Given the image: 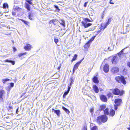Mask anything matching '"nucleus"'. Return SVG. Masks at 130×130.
<instances>
[{
	"label": "nucleus",
	"mask_w": 130,
	"mask_h": 130,
	"mask_svg": "<svg viewBox=\"0 0 130 130\" xmlns=\"http://www.w3.org/2000/svg\"><path fill=\"white\" fill-rule=\"evenodd\" d=\"M104 17V14H102L101 17V19H103Z\"/></svg>",
	"instance_id": "obj_55"
},
{
	"label": "nucleus",
	"mask_w": 130,
	"mask_h": 130,
	"mask_svg": "<svg viewBox=\"0 0 130 130\" xmlns=\"http://www.w3.org/2000/svg\"><path fill=\"white\" fill-rule=\"evenodd\" d=\"M13 48V52H16L17 51V49L16 48L14 47H13L12 48Z\"/></svg>",
	"instance_id": "obj_46"
},
{
	"label": "nucleus",
	"mask_w": 130,
	"mask_h": 130,
	"mask_svg": "<svg viewBox=\"0 0 130 130\" xmlns=\"http://www.w3.org/2000/svg\"><path fill=\"white\" fill-rule=\"evenodd\" d=\"M127 65L130 68V62L128 61L127 63Z\"/></svg>",
	"instance_id": "obj_47"
},
{
	"label": "nucleus",
	"mask_w": 130,
	"mask_h": 130,
	"mask_svg": "<svg viewBox=\"0 0 130 130\" xmlns=\"http://www.w3.org/2000/svg\"><path fill=\"white\" fill-rule=\"evenodd\" d=\"M115 114V111L114 110L112 109H110L109 115L110 116L113 117L114 116Z\"/></svg>",
	"instance_id": "obj_15"
},
{
	"label": "nucleus",
	"mask_w": 130,
	"mask_h": 130,
	"mask_svg": "<svg viewBox=\"0 0 130 130\" xmlns=\"http://www.w3.org/2000/svg\"><path fill=\"white\" fill-rule=\"evenodd\" d=\"M100 91H102L103 90V89L102 88L100 89Z\"/></svg>",
	"instance_id": "obj_59"
},
{
	"label": "nucleus",
	"mask_w": 130,
	"mask_h": 130,
	"mask_svg": "<svg viewBox=\"0 0 130 130\" xmlns=\"http://www.w3.org/2000/svg\"><path fill=\"white\" fill-rule=\"evenodd\" d=\"M8 8V5L6 3H4L3 5V9L7 8Z\"/></svg>",
	"instance_id": "obj_25"
},
{
	"label": "nucleus",
	"mask_w": 130,
	"mask_h": 130,
	"mask_svg": "<svg viewBox=\"0 0 130 130\" xmlns=\"http://www.w3.org/2000/svg\"><path fill=\"white\" fill-rule=\"evenodd\" d=\"M127 129L128 130H130V124L129 125V127L127 128Z\"/></svg>",
	"instance_id": "obj_57"
},
{
	"label": "nucleus",
	"mask_w": 130,
	"mask_h": 130,
	"mask_svg": "<svg viewBox=\"0 0 130 130\" xmlns=\"http://www.w3.org/2000/svg\"><path fill=\"white\" fill-rule=\"evenodd\" d=\"M111 18H109L108 19L106 23L105 24L106 25V26H107L108 25H109V24L111 22Z\"/></svg>",
	"instance_id": "obj_31"
},
{
	"label": "nucleus",
	"mask_w": 130,
	"mask_h": 130,
	"mask_svg": "<svg viewBox=\"0 0 130 130\" xmlns=\"http://www.w3.org/2000/svg\"><path fill=\"white\" fill-rule=\"evenodd\" d=\"M107 96L109 98H110L111 97H112V94L111 92H109L107 94Z\"/></svg>",
	"instance_id": "obj_36"
},
{
	"label": "nucleus",
	"mask_w": 130,
	"mask_h": 130,
	"mask_svg": "<svg viewBox=\"0 0 130 130\" xmlns=\"http://www.w3.org/2000/svg\"><path fill=\"white\" fill-rule=\"evenodd\" d=\"M96 36V35H95L94 36L92 37L88 41H90V42L94 40Z\"/></svg>",
	"instance_id": "obj_39"
},
{
	"label": "nucleus",
	"mask_w": 130,
	"mask_h": 130,
	"mask_svg": "<svg viewBox=\"0 0 130 130\" xmlns=\"http://www.w3.org/2000/svg\"><path fill=\"white\" fill-rule=\"evenodd\" d=\"M54 41L56 44H57V43L59 41V40L58 39L55 38L54 39Z\"/></svg>",
	"instance_id": "obj_42"
},
{
	"label": "nucleus",
	"mask_w": 130,
	"mask_h": 130,
	"mask_svg": "<svg viewBox=\"0 0 130 130\" xmlns=\"http://www.w3.org/2000/svg\"><path fill=\"white\" fill-rule=\"evenodd\" d=\"M115 79L118 83L120 84L122 83L124 85H126V82L124 77L123 76H117L115 77Z\"/></svg>",
	"instance_id": "obj_2"
},
{
	"label": "nucleus",
	"mask_w": 130,
	"mask_h": 130,
	"mask_svg": "<svg viewBox=\"0 0 130 130\" xmlns=\"http://www.w3.org/2000/svg\"><path fill=\"white\" fill-rule=\"evenodd\" d=\"M28 18L31 20H32L33 19V14L32 13L29 12L28 13Z\"/></svg>",
	"instance_id": "obj_23"
},
{
	"label": "nucleus",
	"mask_w": 130,
	"mask_h": 130,
	"mask_svg": "<svg viewBox=\"0 0 130 130\" xmlns=\"http://www.w3.org/2000/svg\"><path fill=\"white\" fill-rule=\"evenodd\" d=\"M101 100L103 102H106L107 101V99L106 96L103 94L101 95L100 96Z\"/></svg>",
	"instance_id": "obj_13"
},
{
	"label": "nucleus",
	"mask_w": 130,
	"mask_h": 130,
	"mask_svg": "<svg viewBox=\"0 0 130 130\" xmlns=\"http://www.w3.org/2000/svg\"><path fill=\"white\" fill-rule=\"evenodd\" d=\"M32 47L31 45L27 43L26 45L24 46V48L26 51H29L30 50Z\"/></svg>",
	"instance_id": "obj_10"
},
{
	"label": "nucleus",
	"mask_w": 130,
	"mask_h": 130,
	"mask_svg": "<svg viewBox=\"0 0 130 130\" xmlns=\"http://www.w3.org/2000/svg\"><path fill=\"white\" fill-rule=\"evenodd\" d=\"M52 110L54 111V112L56 113L58 116H60V110L58 109L55 110L54 109H52Z\"/></svg>",
	"instance_id": "obj_21"
},
{
	"label": "nucleus",
	"mask_w": 130,
	"mask_h": 130,
	"mask_svg": "<svg viewBox=\"0 0 130 130\" xmlns=\"http://www.w3.org/2000/svg\"><path fill=\"white\" fill-rule=\"evenodd\" d=\"M82 130H87V126H84L83 127Z\"/></svg>",
	"instance_id": "obj_44"
},
{
	"label": "nucleus",
	"mask_w": 130,
	"mask_h": 130,
	"mask_svg": "<svg viewBox=\"0 0 130 130\" xmlns=\"http://www.w3.org/2000/svg\"><path fill=\"white\" fill-rule=\"evenodd\" d=\"M61 22L60 23V24L62 25L63 27H64L65 26V22L63 20H61Z\"/></svg>",
	"instance_id": "obj_32"
},
{
	"label": "nucleus",
	"mask_w": 130,
	"mask_h": 130,
	"mask_svg": "<svg viewBox=\"0 0 130 130\" xmlns=\"http://www.w3.org/2000/svg\"><path fill=\"white\" fill-rule=\"evenodd\" d=\"M88 3V2H86L84 4V7H86Z\"/></svg>",
	"instance_id": "obj_50"
},
{
	"label": "nucleus",
	"mask_w": 130,
	"mask_h": 130,
	"mask_svg": "<svg viewBox=\"0 0 130 130\" xmlns=\"http://www.w3.org/2000/svg\"><path fill=\"white\" fill-rule=\"evenodd\" d=\"M10 86L11 87H13L14 86V83H10Z\"/></svg>",
	"instance_id": "obj_45"
},
{
	"label": "nucleus",
	"mask_w": 130,
	"mask_h": 130,
	"mask_svg": "<svg viewBox=\"0 0 130 130\" xmlns=\"http://www.w3.org/2000/svg\"><path fill=\"white\" fill-rule=\"evenodd\" d=\"M93 90L96 93H98L99 91L98 87L95 85H94L92 87Z\"/></svg>",
	"instance_id": "obj_16"
},
{
	"label": "nucleus",
	"mask_w": 130,
	"mask_h": 130,
	"mask_svg": "<svg viewBox=\"0 0 130 130\" xmlns=\"http://www.w3.org/2000/svg\"><path fill=\"white\" fill-rule=\"evenodd\" d=\"M10 80V79H7V78H6L4 79H3L2 80V81L3 83L4 84H5L6 82L8 81H9Z\"/></svg>",
	"instance_id": "obj_35"
},
{
	"label": "nucleus",
	"mask_w": 130,
	"mask_h": 130,
	"mask_svg": "<svg viewBox=\"0 0 130 130\" xmlns=\"http://www.w3.org/2000/svg\"><path fill=\"white\" fill-rule=\"evenodd\" d=\"M107 116L105 115H102L98 116L96 119V122L99 124L101 125L102 123H104L108 120Z\"/></svg>",
	"instance_id": "obj_1"
},
{
	"label": "nucleus",
	"mask_w": 130,
	"mask_h": 130,
	"mask_svg": "<svg viewBox=\"0 0 130 130\" xmlns=\"http://www.w3.org/2000/svg\"><path fill=\"white\" fill-rule=\"evenodd\" d=\"M106 26H106V25L105 24H104L103 23H102L100 24V26L99 28L102 30L104 29Z\"/></svg>",
	"instance_id": "obj_20"
},
{
	"label": "nucleus",
	"mask_w": 130,
	"mask_h": 130,
	"mask_svg": "<svg viewBox=\"0 0 130 130\" xmlns=\"http://www.w3.org/2000/svg\"><path fill=\"white\" fill-rule=\"evenodd\" d=\"M112 1V0H111L110 1V3L111 4H114V3L113 2H111V1Z\"/></svg>",
	"instance_id": "obj_56"
},
{
	"label": "nucleus",
	"mask_w": 130,
	"mask_h": 130,
	"mask_svg": "<svg viewBox=\"0 0 130 130\" xmlns=\"http://www.w3.org/2000/svg\"><path fill=\"white\" fill-rule=\"evenodd\" d=\"M124 50V49H122L120 51V52L121 53H122V52H123V50Z\"/></svg>",
	"instance_id": "obj_58"
},
{
	"label": "nucleus",
	"mask_w": 130,
	"mask_h": 130,
	"mask_svg": "<svg viewBox=\"0 0 130 130\" xmlns=\"http://www.w3.org/2000/svg\"><path fill=\"white\" fill-rule=\"evenodd\" d=\"M54 7L56 8V10L57 11H60V9L58 8V6L56 5H54Z\"/></svg>",
	"instance_id": "obj_43"
},
{
	"label": "nucleus",
	"mask_w": 130,
	"mask_h": 130,
	"mask_svg": "<svg viewBox=\"0 0 130 130\" xmlns=\"http://www.w3.org/2000/svg\"><path fill=\"white\" fill-rule=\"evenodd\" d=\"M77 55L76 54H75L73 56V58L71 60V61L72 62L76 60L77 57Z\"/></svg>",
	"instance_id": "obj_27"
},
{
	"label": "nucleus",
	"mask_w": 130,
	"mask_h": 130,
	"mask_svg": "<svg viewBox=\"0 0 130 130\" xmlns=\"http://www.w3.org/2000/svg\"><path fill=\"white\" fill-rule=\"evenodd\" d=\"M62 108L67 114H69L70 113V112L69 111L68 109L65 108L64 107L62 106Z\"/></svg>",
	"instance_id": "obj_26"
},
{
	"label": "nucleus",
	"mask_w": 130,
	"mask_h": 130,
	"mask_svg": "<svg viewBox=\"0 0 130 130\" xmlns=\"http://www.w3.org/2000/svg\"><path fill=\"white\" fill-rule=\"evenodd\" d=\"M90 46V41H88L84 45V47L85 49H87Z\"/></svg>",
	"instance_id": "obj_19"
},
{
	"label": "nucleus",
	"mask_w": 130,
	"mask_h": 130,
	"mask_svg": "<svg viewBox=\"0 0 130 130\" xmlns=\"http://www.w3.org/2000/svg\"><path fill=\"white\" fill-rule=\"evenodd\" d=\"M94 109L93 108H91L90 110V112L92 114H93Z\"/></svg>",
	"instance_id": "obj_40"
},
{
	"label": "nucleus",
	"mask_w": 130,
	"mask_h": 130,
	"mask_svg": "<svg viewBox=\"0 0 130 130\" xmlns=\"http://www.w3.org/2000/svg\"><path fill=\"white\" fill-rule=\"evenodd\" d=\"M112 93L116 95H118L121 96L124 93V91L123 90H120L118 88H115L112 91Z\"/></svg>",
	"instance_id": "obj_4"
},
{
	"label": "nucleus",
	"mask_w": 130,
	"mask_h": 130,
	"mask_svg": "<svg viewBox=\"0 0 130 130\" xmlns=\"http://www.w3.org/2000/svg\"><path fill=\"white\" fill-rule=\"evenodd\" d=\"M18 110H19V108H17L16 110V114L18 113Z\"/></svg>",
	"instance_id": "obj_53"
},
{
	"label": "nucleus",
	"mask_w": 130,
	"mask_h": 130,
	"mask_svg": "<svg viewBox=\"0 0 130 130\" xmlns=\"http://www.w3.org/2000/svg\"><path fill=\"white\" fill-rule=\"evenodd\" d=\"M122 54V53L120 52L118 54L119 56H120Z\"/></svg>",
	"instance_id": "obj_54"
},
{
	"label": "nucleus",
	"mask_w": 130,
	"mask_h": 130,
	"mask_svg": "<svg viewBox=\"0 0 130 130\" xmlns=\"http://www.w3.org/2000/svg\"><path fill=\"white\" fill-rule=\"evenodd\" d=\"M48 23L50 24L53 23L55 25L54 27V30L57 31H59L60 28V26L57 24L58 23V21L56 19H53L50 20L48 22Z\"/></svg>",
	"instance_id": "obj_3"
},
{
	"label": "nucleus",
	"mask_w": 130,
	"mask_h": 130,
	"mask_svg": "<svg viewBox=\"0 0 130 130\" xmlns=\"http://www.w3.org/2000/svg\"><path fill=\"white\" fill-rule=\"evenodd\" d=\"M61 65L60 64V65L58 67V68H57V69L59 70L60 71V68L61 67Z\"/></svg>",
	"instance_id": "obj_51"
},
{
	"label": "nucleus",
	"mask_w": 130,
	"mask_h": 130,
	"mask_svg": "<svg viewBox=\"0 0 130 130\" xmlns=\"http://www.w3.org/2000/svg\"><path fill=\"white\" fill-rule=\"evenodd\" d=\"M104 113V115H109V109L108 108H105L104 110H103Z\"/></svg>",
	"instance_id": "obj_22"
},
{
	"label": "nucleus",
	"mask_w": 130,
	"mask_h": 130,
	"mask_svg": "<svg viewBox=\"0 0 130 130\" xmlns=\"http://www.w3.org/2000/svg\"><path fill=\"white\" fill-rule=\"evenodd\" d=\"M13 11L12 12L13 15L14 16L16 15V12H20L22 10V9L20 8L18 6H16L13 9Z\"/></svg>",
	"instance_id": "obj_8"
},
{
	"label": "nucleus",
	"mask_w": 130,
	"mask_h": 130,
	"mask_svg": "<svg viewBox=\"0 0 130 130\" xmlns=\"http://www.w3.org/2000/svg\"><path fill=\"white\" fill-rule=\"evenodd\" d=\"M69 92L67 91H65L63 95V98H66V96L68 93Z\"/></svg>",
	"instance_id": "obj_37"
},
{
	"label": "nucleus",
	"mask_w": 130,
	"mask_h": 130,
	"mask_svg": "<svg viewBox=\"0 0 130 130\" xmlns=\"http://www.w3.org/2000/svg\"><path fill=\"white\" fill-rule=\"evenodd\" d=\"M96 36V35H95L94 36L92 37L88 41H90V42L94 40Z\"/></svg>",
	"instance_id": "obj_38"
},
{
	"label": "nucleus",
	"mask_w": 130,
	"mask_h": 130,
	"mask_svg": "<svg viewBox=\"0 0 130 130\" xmlns=\"http://www.w3.org/2000/svg\"><path fill=\"white\" fill-rule=\"evenodd\" d=\"M70 86H71L72 84H73L74 81V79L73 77H71L70 78Z\"/></svg>",
	"instance_id": "obj_30"
},
{
	"label": "nucleus",
	"mask_w": 130,
	"mask_h": 130,
	"mask_svg": "<svg viewBox=\"0 0 130 130\" xmlns=\"http://www.w3.org/2000/svg\"><path fill=\"white\" fill-rule=\"evenodd\" d=\"M91 130H98V128L97 126H94L91 128Z\"/></svg>",
	"instance_id": "obj_33"
},
{
	"label": "nucleus",
	"mask_w": 130,
	"mask_h": 130,
	"mask_svg": "<svg viewBox=\"0 0 130 130\" xmlns=\"http://www.w3.org/2000/svg\"><path fill=\"white\" fill-rule=\"evenodd\" d=\"M84 58H83L82 59H81L79 61L77 62L75 64L73 69V73H74L75 70L77 69L79 65L82 61L84 59Z\"/></svg>",
	"instance_id": "obj_7"
},
{
	"label": "nucleus",
	"mask_w": 130,
	"mask_h": 130,
	"mask_svg": "<svg viewBox=\"0 0 130 130\" xmlns=\"http://www.w3.org/2000/svg\"><path fill=\"white\" fill-rule=\"evenodd\" d=\"M5 92L3 90H0V102H3V99L2 97L3 95L5 93Z\"/></svg>",
	"instance_id": "obj_14"
},
{
	"label": "nucleus",
	"mask_w": 130,
	"mask_h": 130,
	"mask_svg": "<svg viewBox=\"0 0 130 130\" xmlns=\"http://www.w3.org/2000/svg\"><path fill=\"white\" fill-rule=\"evenodd\" d=\"M4 61L5 62H10L12 64V65H14L15 64V62L14 61H11L10 60H9L8 59H6Z\"/></svg>",
	"instance_id": "obj_24"
},
{
	"label": "nucleus",
	"mask_w": 130,
	"mask_h": 130,
	"mask_svg": "<svg viewBox=\"0 0 130 130\" xmlns=\"http://www.w3.org/2000/svg\"><path fill=\"white\" fill-rule=\"evenodd\" d=\"M84 21H82L81 23L83 25L84 27L87 28L89 26H91L92 25L91 23H88L86 24V23L88 22H91L93 20L91 21L87 18H85L84 19Z\"/></svg>",
	"instance_id": "obj_5"
},
{
	"label": "nucleus",
	"mask_w": 130,
	"mask_h": 130,
	"mask_svg": "<svg viewBox=\"0 0 130 130\" xmlns=\"http://www.w3.org/2000/svg\"><path fill=\"white\" fill-rule=\"evenodd\" d=\"M103 71L105 73H107L109 71V66L108 64L106 63L105 64L103 67Z\"/></svg>",
	"instance_id": "obj_12"
},
{
	"label": "nucleus",
	"mask_w": 130,
	"mask_h": 130,
	"mask_svg": "<svg viewBox=\"0 0 130 130\" xmlns=\"http://www.w3.org/2000/svg\"><path fill=\"white\" fill-rule=\"evenodd\" d=\"M111 70L113 72L116 73L119 71V69L117 67H114L112 68Z\"/></svg>",
	"instance_id": "obj_18"
},
{
	"label": "nucleus",
	"mask_w": 130,
	"mask_h": 130,
	"mask_svg": "<svg viewBox=\"0 0 130 130\" xmlns=\"http://www.w3.org/2000/svg\"><path fill=\"white\" fill-rule=\"evenodd\" d=\"M102 31V30L101 29H100V30L97 31H96V33L97 34H99L101 31Z\"/></svg>",
	"instance_id": "obj_48"
},
{
	"label": "nucleus",
	"mask_w": 130,
	"mask_h": 130,
	"mask_svg": "<svg viewBox=\"0 0 130 130\" xmlns=\"http://www.w3.org/2000/svg\"><path fill=\"white\" fill-rule=\"evenodd\" d=\"M71 86H68V90H67V91H68V92H69L70 90V89L71 88Z\"/></svg>",
	"instance_id": "obj_49"
},
{
	"label": "nucleus",
	"mask_w": 130,
	"mask_h": 130,
	"mask_svg": "<svg viewBox=\"0 0 130 130\" xmlns=\"http://www.w3.org/2000/svg\"><path fill=\"white\" fill-rule=\"evenodd\" d=\"M26 52H25L23 53H20L18 54V56L19 57H20L24 55H26Z\"/></svg>",
	"instance_id": "obj_34"
},
{
	"label": "nucleus",
	"mask_w": 130,
	"mask_h": 130,
	"mask_svg": "<svg viewBox=\"0 0 130 130\" xmlns=\"http://www.w3.org/2000/svg\"><path fill=\"white\" fill-rule=\"evenodd\" d=\"M114 103L115 105L120 106L122 103V100L121 99H116L115 100Z\"/></svg>",
	"instance_id": "obj_9"
},
{
	"label": "nucleus",
	"mask_w": 130,
	"mask_h": 130,
	"mask_svg": "<svg viewBox=\"0 0 130 130\" xmlns=\"http://www.w3.org/2000/svg\"><path fill=\"white\" fill-rule=\"evenodd\" d=\"M92 81L95 83L98 84L99 81L98 79V77L96 76H94L92 78Z\"/></svg>",
	"instance_id": "obj_17"
},
{
	"label": "nucleus",
	"mask_w": 130,
	"mask_h": 130,
	"mask_svg": "<svg viewBox=\"0 0 130 130\" xmlns=\"http://www.w3.org/2000/svg\"><path fill=\"white\" fill-rule=\"evenodd\" d=\"M118 61V58L117 56H114L111 60L113 64H117Z\"/></svg>",
	"instance_id": "obj_11"
},
{
	"label": "nucleus",
	"mask_w": 130,
	"mask_h": 130,
	"mask_svg": "<svg viewBox=\"0 0 130 130\" xmlns=\"http://www.w3.org/2000/svg\"><path fill=\"white\" fill-rule=\"evenodd\" d=\"M22 21L25 24L26 26H29V23L28 22L26 21L23 20H22Z\"/></svg>",
	"instance_id": "obj_29"
},
{
	"label": "nucleus",
	"mask_w": 130,
	"mask_h": 130,
	"mask_svg": "<svg viewBox=\"0 0 130 130\" xmlns=\"http://www.w3.org/2000/svg\"><path fill=\"white\" fill-rule=\"evenodd\" d=\"M9 108L10 109H13V107L11 106H9Z\"/></svg>",
	"instance_id": "obj_52"
},
{
	"label": "nucleus",
	"mask_w": 130,
	"mask_h": 130,
	"mask_svg": "<svg viewBox=\"0 0 130 130\" xmlns=\"http://www.w3.org/2000/svg\"><path fill=\"white\" fill-rule=\"evenodd\" d=\"M118 106V105H117L115 104L114 105V109L115 110H116L117 109Z\"/></svg>",
	"instance_id": "obj_41"
},
{
	"label": "nucleus",
	"mask_w": 130,
	"mask_h": 130,
	"mask_svg": "<svg viewBox=\"0 0 130 130\" xmlns=\"http://www.w3.org/2000/svg\"><path fill=\"white\" fill-rule=\"evenodd\" d=\"M32 0H26V1L27 2V3H25V7L28 11L30 10V7L29 4L31 5H32Z\"/></svg>",
	"instance_id": "obj_6"
},
{
	"label": "nucleus",
	"mask_w": 130,
	"mask_h": 130,
	"mask_svg": "<svg viewBox=\"0 0 130 130\" xmlns=\"http://www.w3.org/2000/svg\"><path fill=\"white\" fill-rule=\"evenodd\" d=\"M106 107V106L105 105H102L100 106V110L102 111L103 110V109H105Z\"/></svg>",
	"instance_id": "obj_28"
}]
</instances>
